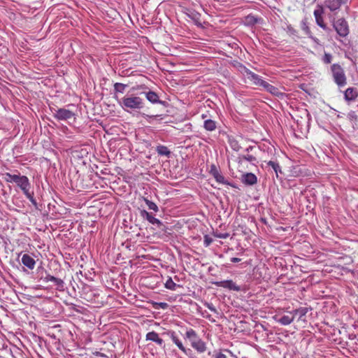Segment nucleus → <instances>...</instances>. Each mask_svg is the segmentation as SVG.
Masks as SVG:
<instances>
[{
  "mask_svg": "<svg viewBox=\"0 0 358 358\" xmlns=\"http://www.w3.org/2000/svg\"><path fill=\"white\" fill-rule=\"evenodd\" d=\"M120 104L124 110H140L143 108L144 103L141 97L127 94L121 99Z\"/></svg>",
  "mask_w": 358,
  "mask_h": 358,
  "instance_id": "obj_1",
  "label": "nucleus"
},
{
  "mask_svg": "<svg viewBox=\"0 0 358 358\" xmlns=\"http://www.w3.org/2000/svg\"><path fill=\"white\" fill-rule=\"evenodd\" d=\"M16 180L15 184L21 189L26 197L34 204L36 205V200L34 198V192L29 191L30 182L29 178L26 176H21L19 174Z\"/></svg>",
  "mask_w": 358,
  "mask_h": 358,
  "instance_id": "obj_2",
  "label": "nucleus"
},
{
  "mask_svg": "<svg viewBox=\"0 0 358 358\" xmlns=\"http://www.w3.org/2000/svg\"><path fill=\"white\" fill-rule=\"evenodd\" d=\"M308 311V308H296L292 311V322L296 323V328L304 327L306 322V313Z\"/></svg>",
  "mask_w": 358,
  "mask_h": 358,
  "instance_id": "obj_3",
  "label": "nucleus"
},
{
  "mask_svg": "<svg viewBox=\"0 0 358 358\" xmlns=\"http://www.w3.org/2000/svg\"><path fill=\"white\" fill-rule=\"evenodd\" d=\"M331 71L334 81L338 86H343L346 84V77L343 68L337 64L331 66Z\"/></svg>",
  "mask_w": 358,
  "mask_h": 358,
  "instance_id": "obj_4",
  "label": "nucleus"
},
{
  "mask_svg": "<svg viewBox=\"0 0 358 358\" xmlns=\"http://www.w3.org/2000/svg\"><path fill=\"white\" fill-rule=\"evenodd\" d=\"M244 76L251 85L258 87H263L266 81L262 80L261 77L251 71L250 69L245 68Z\"/></svg>",
  "mask_w": 358,
  "mask_h": 358,
  "instance_id": "obj_5",
  "label": "nucleus"
},
{
  "mask_svg": "<svg viewBox=\"0 0 358 358\" xmlns=\"http://www.w3.org/2000/svg\"><path fill=\"white\" fill-rule=\"evenodd\" d=\"M334 27L337 33L341 36H345L348 34V26L344 19H339L334 24Z\"/></svg>",
  "mask_w": 358,
  "mask_h": 358,
  "instance_id": "obj_6",
  "label": "nucleus"
},
{
  "mask_svg": "<svg viewBox=\"0 0 358 358\" xmlns=\"http://www.w3.org/2000/svg\"><path fill=\"white\" fill-rule=\"evenodd\" d=\"M74 113L65 108H59L56 111L55 117L60 120H67L74 118Z\"/></svg>",
  "mask_w": 358,
  "mask_h": 358,
  "instance_id": "obj_7",
  "label": "nucleus"
},
{
  "mask_svg": "<svg viewBox=\"0 0 358 358\" xmlns=\"http://www.w3.org/2000/svg\"><path fill=\"white\" fill-rule=\"evenodd\" d=\"M215 285L218 287L226 288L229 290H233V291H236V292H239L241 290V287L239 286L236 285V283L231 280L216 282Z\"/></svg>",
  "mask_w": 358,
  "mask_h": 358,
  "instance_id": "obj_8",
  "label": "nucleus"
},
{
  "mask_svg": "<svg viewBox=\"0 0 358 358\" xmlns=\"http://www.w3.org/2000/svg\"><path fill=\"white\" fill-rule=\"evenodd\" d=\"M172 340L173 343L184 353H187V349L183 345L182 341L179 339L174 331H169L166 333Z\"/></svg>",
  "mask_w": 358,
  "mask_h": 358,
  "instance_id": "obj_9",
  "label": "nucleus"
},
{
  "mask_svg": "<svg viewBox=\"0 0 358 358\" xmlns=\"http://www.w3.org/2000/svg\"><path fill=\"white\" fill-rule=\"evenodd\" d=\"M22 263L24 266L27 267L30 270L34 269L36 265V261L34 259L27 254L22 255Z\"/></svg>",
  "mask_w": 358,
  "mask_h": 358,
  "instance_id": "obj_10",
  "label": "nucleus"
},
{
  "mask_svg": "<svg viewBox=\"0 0 358 358\" xmlns=\"http://www.w3.org/2000/svg\"><path fill=\"white\" fill-rule=\"evenodd\" d=\"M210 173L215 178L217 182L225 184L224 177L219 172L215 164L211 165Z\"/></svg>",
  "mask_w": 358,
  "mask_h": 358,
  "instance_id": "obj_11",
  "label": "nucleus"
},
{
  "mask_svg": "<svg viewBox=\"0 0 358 358\" xmlns=\"http://www.w3.org/2000/svg\"><path fill=\"white\" fill-rule=\"evenodd\" d=\"M145 338L147 341L155 342L159 346H162L164 343V341L159 337V334L154 331L148 332Z\"/></svg>",
  "mask_w": 358,
  "mask_h": 358,
  "instance_id": "obj_12",
  "label": "nucleus"
},
{
  "mask_svg": "<svg viewBox=\"0 0 358 358\" xmlns=\"http://www.w3.org/2000/svg\"><path fill=\"white\" fill-rule=\"evenodd\" d=\"M141 213V215L145 217L150 223L152 224H157L158 226L162 225V222L159 219L155 218L151 213L147 212L146 210H143Z\"/></svg>",
  "mask_w": 358,
  "mask_h": 358,
  "instance_id": "obj_13",
  "label": "nucleus"
},
{
  "mask_svg": "<svg viewBox=\"0 0 358 358\" xmlns=\"http://www.w3.org/2000/svg\"><path fill=\"white\" fill-rule=\"evenodd\" d=\"M264 87L267 92H270L271 94L275 95L277 96H282L284 94L279 91L278 88L276 87L270 85L267 82H266L262 87Z\"/></svg>",
  "mask_w": 358,
  "mask_h": 358,
  "instance_id": "obj_14",
  "label": "nucleus"
},
{
  "mask_svg": "<svg viewBox=\"0 0 358 358\" xmlns=\"http://www.w3.org/2000/svg\"><path fill=\"white\" fill-rule=\"evenodd\" d=\"M191 345L194 350L200 353L204 352L206 350V343L201 338L193 342Z\"/></svg>",
  "mask_w": 358,
  "mask_h": 358,
  "instance_id": "obj_15",
  "label": "nucleus"
},
{
  "mask_svg": "<svg viewBox=\"0 0 358 358\" xmlns=\"http://www.w3.org/2000/svg\"><path fill=\"white\" fill-rule=\"evenodd\" d=\"M243 181L245 184L253 185L257 183V176L252 173H248L243 176Z\"/></svg>",
  "mask_w": 358,
  "mask_h": 358,
  "instance_id": "obj_16",
  "label": "nucleus"
},
{
  "mask_svg": "<svg viewBox=\"0 0 358 358\" xmlns=\"http://www.w3.org/2000/svg\"><path fill=\"white\" fill-rule=\"evenodd\" d=\"M323 13V10L322 8H320L314 11V15L315 17V20L317 22V24L322 28L326 29V25L324 23L322 14Z\"/></svg>",
  "mask_w": 358,
  "mask_h": 358,
  "instance_id": "obj_17",
  "label": "nucleus"
},
{
  "mask_svg": "<svg viewBox=\"0 0 358 358\" xmlns=\"http://www.w3.org/2000/svg\"><path fill=\"white\" fill-rule=\"evenodd\" d=\"M145 97L152 103H160L158 94L153 91H149L146 92Z\"/></svg>",
  "mask_w": 358,
  "mask_h": 358,
  "instance_id": "obj_18",
  "label": "nucleus"
},
{
  "mask_svg": "<svg viewBox=\"0 0 358 358\" xmlns=\"http://www.w3.org/2000/svg\"><path fill=\"white\" fill-rule=\"evenodd\" d=\"M185 338L190 341L191 344L200 338L196 332L193 329H189L186 331Z\"/></svg>",
  "mask_w": 358,
  "mask_h": 358,
  "instance_id": "obj_19",
  "label": "nucleus"
},
{
  "mask_svg": "<svg viewBox=\"0 0 358 358\" xmlns=\"http://www.w3.org/2000/svg\"><path fill=\"white\" fill-rule=\"evenodd\" d=\"M15 172L17 173V174H11L10 173H5L3 174V178L7 182H15L16 180H17L20 173L17 170Z\"/></svg>",
  "mask_w": 358,
  "mask_h": 358,
  "instance_id": "obj_20",
  "label": "nucleus"
},
{
  "mask_svg": "<svg viewBox=\"0 0 358 358\" xmlns=\"http://www.w3.org/2000/svg\"><path fill=\"white\" fill-rule=\"evenodd\" d=\"M341 5V0H328L327 1V6L331 11L338 9Z\"/></svg>",
  "mask_w": 358,
  "mask_h": 358,
  "instance_id": "obj_21",
  "label": "nucleus"
},
{
  "mask_svg": "<svg viewBox=\"0 0 358 358\" xmlns=\"http://www.w3.org/2000/svg\"><path fill=\"white\" fill-rule=\"evenodd\" d=\"M357 96V93L354 88L349 87L345 92V98L348 101L355 99Z\"/></svg>",
  "mask_w": 358,
  "mask_h": 358,
  "instance_id": "obj_22",
  "label": "nucleus"
},
{
  "mask_svg": "<svg viewBox=\"0 0 358 358\" xmlns=\"http://www.w3.org/2000/svg\"><path fill=\"white\" fill-rule=\"evenodd\" d=\"M293 247H294L295 250L298 251L303 248L309 249L310 245L309 243L305 240H303L302 243H301L300 241H296L294 245L292 244V248Z\"/></svg>",
  "mask_w": 358,
  "mask_h": 358,
  "instance_id": "obj_23",
  "label": "nucleus"
},
{
  "mask_svg": "<svg viewBox=\"0 0 358 358\" xmlns=\"http://www.w3.org/2000/svg\"><path fill=\"white\" fill-rule=\"evenodd\" d=\"M203 127L207 131H213L216 129V123L212 120H206L204 121Z\"/></svg>",
  "mask_w": 358,
  "mask_h": 358,
  "instance_id": "obj_24",
  "label": "nucleus"
},
{
  "mask_svg": "<svg viewBox=\"0 0 358 358\" xmlns=\"http://www.w3.org/2000/svg\"><path fill=\"white\" fill-rule=\"evenodd\" d=\"M164 286L166 289L173 291L176 290L177 287H181L180 285H177L176 283H175L171 277L168 278L164 284Z\"/></svg>",
  "mask_w": 358,
  "mask_h": 358,
  "instance_id": "obj_25",
  "label": "nucleus"
},
{
  "mask_svg": "<svg viewBox=\"0 0 358 358\" xmlns=\"http://www.w3.org/2000/svg\"><path fill=\"white\" fill-rule=\"evenodd\" d=\"M157 151L159 155H162V156L168 157L171 154L170 150L168 149V148L166 146H164V145L158 146L157 148Z\"/></svg>",
  "mask_w": 358,
  "mask_h": 358,
  "instance_id": "obj_26",
  "label": "nucleus"
},
{
  "mask_svg": "<svg viewBox=\"0 0 358 358\" xmlns=\"http://www.w3.org/2000/svg\"><path fill=\"white\" fill-rule=\"evenodd\" d=\"M127 86V85L125 84L116 83L114 84V91L116 93L119 92L123 94L125 91Z\"/></svg>",
  "mask_w": 358,
  "mask_h": 358,
  "instance_id": "obj_27",
  "label": "nucleus"
},
{
  "mask_svg": "<svg viewBox=\"0 0 358 358\" xmlns=\"http://www.w3.org/2000/svg\"><path fill=\"white\" fill-rule=\"evenodd\" d=\"M145 202L146 203V205L148 206V208L150 210H154L155 212H157L158 211V207L156 205L155 203L148 200V199H145Z\"/></svg>",
  "mask_w": 358,
  "mask_h": 358,
  "instance_id": "obj_28",
  "label": "nucleus"
},
{
  "mask_svg": "<svg viewBox=\"0 0 358 358\" xmlns=\"http://www.w3.org/2000/svg\"><path fill=\"white\" fill-rule=\"evenodd\" d=\"M257 18L253 15H249L247 17H245V23L247 24H254L257 23Z\"/></svg>",
  "mask_w": 358,
  "mask_h": 358,
  "instance_id": "obj_29",
  "label": "nucleus"
},
{
  "mask_svg": "<svg viewBox=\"0 0 358 358\" xmlns=\"http://www.w3.org/2000/svg\"><path fill=\"white\" fill-rule=\"evenodd\" d=\"M267 164L273 168V169L275 171L277 176H278V171L280 172V166L278 163H275V162H273V161H269L267 163Z\"/></svg>",
  "mask_w": 358,
  "mask_h": 358,
  "instance_id": "obj_30",
  "label": "nucleus"
},
{
  "mask_svg": "<svg viewBox=\"0 0 358 358\" xmlns=\"http://www.w3.org/2000/svg\"><path fill=\"white\" fill-rule=\"evenodd\" d=\"M230 145L234 150L238 151L241 148L238 143L236 141H231Z\"/></svg>",
  "mask_w": 358,
  "mask_h": 358,
  "instance_id": "obj_31",
  "label": "nucleus"
},
{
  "mask_svg": "<svg viewBox=\"0 0 358 358\" xmlns=\"http://www.w3.org/2000/svg\"><path fill=\"white\" fill-rule=\"evenodd\" d=\"M241 158L250 162H253L256 161V157L252 155H243Z\"/></svg>",
  "mask_w": 358,
  "mask_h": 358,
  "instance_id": "obj_32",
  "label": "nucleus"
},
{
  "mask_svg": "<svg viewBox=\"0 0 358 358\" xmlns=\"http://www.w3.org/2000/svg\"><path fill=\"white\" fill-rule=\"evenodd\" d=\"M280 322L282 324L287 325L291 323V319L289 316H283L280 319Z\"/></svg>",
  "mask_w": 358,
  "mask_h": 358,
  "instance_id": "obj_33",
  "label": "nucleus"
},
{
  "mask_svg": "<svg viewBox=\"0 0 358 358\" xmlns=\"http://www.w3.org/2000/svg\"><path fill=\"white\" fill-rule=\"evenodd\" d=\"M301 173V169L299 166L292 168V176H299Z\"/></svg>",
  "mask_w": 358,
  "mask_h": 358,
  "instance_id": "obj_34",
  "label": "nucleus"
},
{
  "mask_svg": "<svg viewBox=\"0 0 358 358\" xmlns=\"http://www.w3.org/2000/svg\"><path fill=\"white\" fill-rule=\"evenodd\" d=\"M213 243V238L209 236H204L203 243L206 247H208Z\"/></svg>",
  "mask_w": 358,
  "mask_h": 358,
  "instance_id": "obj_35",
  "label": "nucleus"
},
{
  "mask_svg": "<svg viewBox=\"0 0 358 358\" xmlns=\"http://www.w3.org/2000/svg\"><path fill=\"white\" fill-rule=\"evenodd\" d=\"M331 55L329 53H325L324 54V58H323V61L324 63L326 64H330L331 62Z\"/></svg>",
  "mask_w": 358,
  "mask_h": 358,
  "instance_id": "obj_36",
  "label": "nucleus"
},
{
  "mask_svg": "<svg viewBox=\"0 0 358 358\" xmlns=\"http://www.w3.org/2000/svg\"><path fill=\"white\" fill-rule=\"evenodd\" d=\"M206 306L212 312L217 313V310L213 303H206Z\"/></svg>",
  "mask_w": 358,
  "mask_h": 358,
  "instance_id": "obj_37",
  "label": "nucleus"
},
{
  "mask_svg": "<svg viewBox=\"0 0 358 358\" xmlns=\"http://www.w3.org/2000/svg\"><path fill=\"white\" fill-rule=\"evenodd\" d=\"M215 236L220 238H227L229 237V234L228 233H224V234L220 233V234H216Z\"/></svg>",
  "mask_w": 358,
  "mask_h": 358,
  "instance_id": "obj_38",
  "label": "nucleus"
},
{
  "mask_svg": "<svg viewBox=\"0 0 358 358\" xmlns=\"http://www.w3.org/2000/svg\"><path fill=\"white\" fill-rule=\"evenodd\" d=\"M54 283L57 286H63L64 282L62 279L56 278V280L54 281Z\"/></svg>",
  "mask_w": 358,
  "mask_h": 358,
  "instance_id": "obj_39",
  "label": "nucleus"
},
{
  "mask_svg": "<svg viewBox=\"0 0 358 358\" xmlns=\"http://www.w3.org/2000/svg\"><path fill=\"white\" fill-rule=\"evenodd\" d=\"M45 278H46L47 281H51L53 282H54V281L56 280V277L51 275H48Z\"/></svg>",
  "mask_w": 358,
  "mask_h": 358,
  "instance_id": "obj_40",
  "label": "nucleus"
},
{
  "mask_svg": "<svg viewBox=\"0 0 358 358\" xmlns=\"http://www.w3.org/2000/svg\"><path fill=\"white\" fill-rule=\"evenodd\" d=\"M93 354L97 357H107L106 355L102 352H98V351H96L94 352H93Z\"/></svg>",
  "mask_w": 358,
  "mask_h": 358,
  "instance_id": "obj_41",
  "label": "nucleus"
},
{
  "mask_svg": "<svg viewBox=\"0 0 358 358\" xmlns=\"http://www.w3.org/2000/svg\"><path fill=\"white\" fill-rule=\"evenodd\" d=\"M241 259L237 258V257H232L231 259V262H233V263L239 262H241Z\"/></svg>",
  "mask_w": 358,
  "mask_h": 358,
  "instance_id": "obj_42",
  "label": "nucleus"
},
{
  "mask_svg": "<svg viewBox=\"0 0 358 358\" xmlns=\"http://www.w3.org/2000/svg\"><path fill=\"white\" fill-rule=\"evenodd\" d=\"M159 306L163 309H165L168 307V304L166 303H159Z\"/></svg>",
  "mask_w": 358,
  "mask_h": 358,
  "instance_id": "obj_43",
  "label": "nucleus"
},
{
  "mask_svg": "<svg viewBox=\"0 0 358 358\" xmlns=\"http://www.w3.org/2000/svg\"><path fill=\"white\" fill-rule=\"evenodd\" d=\"M215 358H227V356L222 353H219L217 355Z\"/></svg>",
  "mask_w": 358,
  "mask_h": 358,
  "instance_id": "obj_44",
  "label": "nucleus"
},
{
  "mask_svg": "<svg viewBox=\"0 0 358 358\" xmlns=\"http://www.w3.org/2000/svg\"><path fill=\"white\" fill-rule=\"evenodd\" d=\"M26 358H29V357H26Z\"/></svg>",
  "mask_w": 358,
  "mask_h": 358,
  "instance_id": "obj_45",
  "label": "nucleus"
}]
</instances>
